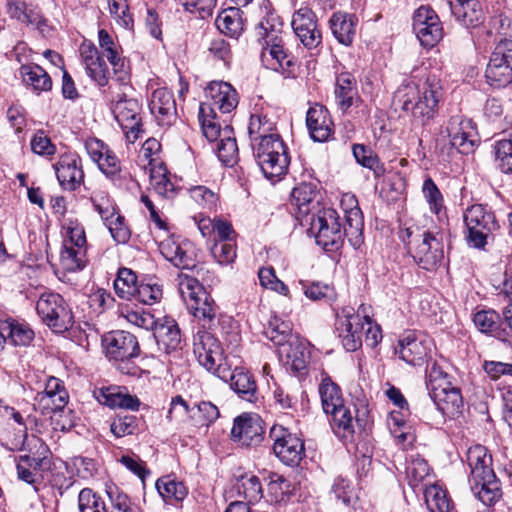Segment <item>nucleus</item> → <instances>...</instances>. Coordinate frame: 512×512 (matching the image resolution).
<instances>
[{
    "label": "nucleus",
    "mask_w": 512,
    "mask_h": 512,
    "mask_svg": "<svg viewBox=\"0 0 512 512\" xmlns=\"http://www.w3.org/2000/svg\"><path fill=\"white\" fill-rule=\"evenodd\" d=\"M345 213V224L339 222L336 210L327 208L319 209L316 214L308 217L310 231L315 235L316 243L326 251H336L343 243L344 236L354 248H359L363 241L364 221L362 211L354 195L346 194L341 200Z\"/></svg>",
    "instance_id": "nucleus-1"
},
{
    "label": "nucleus",
    "mask_w": 512,
    "mask_h": 512,
    "mask_svg": "<svg viewBox=\"0 0 512 512\" xmlns=\"http://www.w3.org/2000/svg\"><path fill=\"white\" fill-rule=\"evenodd\" d=\"M443 94L440 79L429 75L419 84L404 81L394 94V103L425 125L438 114Z\"/></svg>",
    "instance_id": "nucleus-2"
},
{
    "label": "nucleus",
    "mask_w": 512,
    "mask_h": 512,
    "mask_svg": "<svg viewBox=\"0 0 512 512\" xmlns=\"http://www.w3.org/2000/svg\"><path fill=\"white\" fill-rule=\"evenodd\" d=\"M466 460L471 491L484 505L494 504L501 498L502 490L492 468V456L486 447L475 445L468 449Z\"/></svg>",
    "instance_id": "nucleus-3"
},
{
    "label": "nucleus",
    "mask_w": 512,
    "mask_h": 512,
    "mask_svg": "<svg viewBox=\"0 0 512 512\" xmlns=\"http://www.w3.org/2000/svg\"><path fill=\"white\" fill-rule=\"evenodd\" d=\"M178 292L188 311L205 328H211L217 317V307L203 285L194 277L179 273L176 278Z\"/></svg>",
    "instance_id": "nucleus-4"
},
{
    "label": "nucleus",
    "mask_w": 512,
    "mask_h": 512,
    "mask_svg": "<svg viewBox=\"0 0 512 512\" xmlns=\"http://www.w3.org/2000/svg\"><path fill=\"white\" fill-rule=\"evenodd\" d=\"M318 392L323 411L330 416L332 429L339 437L346 438L354 433L351 410L344 403L341 388L329 376L323 377Z\"/></svg>",
    "instance_id": "nucleus-5"
},
{
    "label": "nucleus",
    "mask_w": 512,
    "mask_h": 512,
    "mask_svg": "<svg viewBox=\"0 0 512 512\" xmlns=\"http://www.w3.org/2000/svg\"><path fill=\"white\" fill-rule=\"evenodd\" d=\"M463 218L466 226L465 239L467 245L472 248L484 249L500 228L494 212L482 204L468 207Z\"/></svg>",
    "instance_id": "nucleus-6"
},
{
    "label": "nucleus",
    "mask_w": 512,
    "mask_h": 512,
    "mask_svg": "<svg viewBox=\"0 0 512 512\" xmlns=\"http://www.w3.org/2000/svg\"><path fill=\"white\" fill-rule=\"evenodd\" d=\"M409 251L415 263L422 269L431 271L441 265L444 259L443 237L439 232L424 230L414 233L407 228Z\"/></svg>",
    "instance_id": "nucleus-7"
},
{
    "label": "nucleus",
    "mask_w": 512,
    "mask_h": 512,
    "mask_svg": "<svg viewBox=\"0 0 512 512\" xmlns=\"http://www.w3.org/2000/svg\"><path fill=\"white\" fill-rule=\"evenodd\" d=\"M251 148L257 165L267 179L278 181L287 173L290 158L281 136Z\"/></svg>",
    "instance_id": "nucleus-8"
},
{
    "label": "nucleus",
    "mask_w": 512,
    "mask_h": 512,
    "mask_svg": "<svg viewBox=\"0 0 512 512\" xmlns=\"http://www.w3.org/2000/svg\"><path fill=\"white\" fill-rule=\"evenodd\" d=\"M126 88V84L118 86ZM112 112L129 142H135L142 130L141 105L136 99L128 98L124 91H111Z\"/></svg>",
    "instance_id": "nucleus-9"
},
{
    "label": "nucleus",
    "mask_w": 512,
    "mask_h": 512,
    "mask_svg": "<svg viewBox=\"0 0 512 512\" xmlns=\"http://www.w3.org/2000/svg\"><path fill=\"white\" fill-rule=\"evenodd\" d=\"M36 312L42 322L54 332H65L73 325L72 311L58 293H42L36 302Z\"/></svg>",
    "instance_id": "nucleus-10"
},
{
    "label": "nucleus",
    "mask_w": 512,
    "mask_h": 512,
    "mask_svg": "<svg viewBox=\"0 0 512 512\" xmlns=\"http://www.w3.org/2000/svg\"><path fill=\"white\" fill-rule=\"evenodd\" d=\"M193 352L198 363L217 377H226L228 364L220 342L210 332L199 330L193 338Z\"/></svg>",
    "instance_id": "nucleus-11"
},
{
    "label": "nucleus",
    "mask_w": 512,
    "mask_h": 512,
    "mask_svg": "<svg viewBox=\"0 0 512 512\" xmlns=\"http://www.w3.org/2000/svg\"><path fill=\"white\" fill-rule=\"evenodd\" d=\"M281 28H275L266 19L257 26V34L263 40L261 61L263 65L273 71L284 69L291 65V60L283 49Z\"/></svg>",
    "instance_id": "nucleus-12"
},
{
    "label": "nucleus",
    "mask_w": 512,
    "mask_h": 512,
    "mask_svg": "<svg viewBox=\"0 0 512 512\" xmlns=\"http://www.w3.org/2000/svg\"><path fill=\"white\" fill-rule=\"evenodd\" d=\"M102 342L106 356L119 363L118 369L123 373L133 374L134 372L128 367V362L140 353L137 338L129 332L116 330L106 334Z\"/></svg>",
    "instance_id": "nucleus-13"
},
{
    "label": "nucleus",
    "mask_w": 512,
    "mask_h": 512,
    "mask_svg": "<svg viewBox=\"0 0 512 512\" xmlns=\"http://www.w3.org/2000/svg\"><path fill=\"white\" fill-rule=\"evenodd\" d=\"M486 82L493 88L512 83V40L503 38L495 46L485 70Z\"/></svg>",
    "instance_id": "nucleus-14"
},
{
    "label": "nucleus",
    "mask_w": 512,
    "mask_h": 512,
    "mask_svg": "<svg viewBox=\"0 0 512 512\" xmlns=\"http://www.w3.org/2000/svg\"><path fill=\"white\" fill-rule=\"evenodd\" d=\"M273 439V451L279 460L288 466H296L305 455L304 442L296 434L282 426H273L270 430Z\"/></svg>",
    "instance_id": "nucleus-15"
},
{
    "label": "nucleus",
    "mask_w": 512,
    "mask_h": 512,
    "mask_svg": "<svg viewBox=\"0 0 512 512\" xmlns=\"http://www.w3.org/2000/svg\"><path fill=\"white\" fill-rule=\"evenodd\" d=\"M413 31L426 48L434 47L442 38L443 28L436 12L428 6H420L413 15Z\"/></svg>",
    "instance_id": "nucleus-16"
},
{
    "label": "nucleus",
    "mask_w": 512,
    "mask_h": 512,
    "mask_svg": "<svg viewBox=\"0 0 512 512\" xmlns=\"http://www.w3.org/2000/svg\"><path fill=\"white\" fill-rule=\"evenodd\" d=\"M367 307L361 305L357 314L352 313V309H343L336 314L335 332L340 339L344 349L348 352H354L362 345L360 326L361 313H365Z\"/></svg>",
    "instance_id": "nucleus-17"
},
{
    "label": "nucleus",
    "mask_w": 512,
    "mask_h": 512,
    "mask_svg": "<svg viewBox=\"0 0 512 512\" xmlns=\"http://www.w3.org/2000/svg\"><path fill=\"white\" fill-rule=\"evenodd\" d=\"M163 257L180 269L192 270L197 265L196 250L192 242L171 235L159 243Z\"/></svg>",
    "instance_id": "nucleus-18"
},
{
    "label": "nucleus",
    "mask_w": 512,
    "mask_h": 512,
    "mask_svg": "<svg viewBox=\"0 0 512 512\" xmlns=\"http://www.w3.org/2000/svg\"><path fill=\"white\" fill-rule=\"evenodd\" d=\"M5 423H0V434L3 445L10 451H21L27 438V426L20 412L12 407L0 409Z\"/></svg>",
    "instance_id": "nucleus-19"
},
{
    "label": "nucleus",
    "mask_w": 512,
    "mask_h": 512,
    "mask_svg": "<svg viewBox=\"0 0 512 512\" xmlns=\"http://www.w3.org/2000/svg\"><path fill=\"white\" fill-rule=\"evenodd\" d=\"M205 95L207 102L200 105L202 114L204 111L211 114H216V111L227 114L238 105L237 92L227 82L212 81L205 89Z\"/></svg>",
    "instance_id": "nucleus-20"
},
{
    "label": "nucleus",
    "mask_w": 512,
    "mask_h": 512,
    "mask_svg": "<svg viewBox=\"0 0 512 512\" xmlns=\"http://www.w3.org/2000/svg\"><path fill=\"white\" fill-rule=\"evenodd\" d=\"M446 133L452 147L461 154L473 152L478 141L476 129L471 120L461 116H453L449 119Z\"/></svg>",
    "instance_id": "nucleus-21"
},
{
    "label": "nucleus",
    "mask_w": 512,
    "mask_h": 512,
    "mask_svg": "<svg viewBox=\"0 0 512 512\" xmlns=\"http://www.w3.org/2000/svg\"><path fill=\"white\" fill-rule=\"evenodd\" d=\"M291 26L308 49L316 48L321 43L322 36L317 28L316 15L309 7H301L294 12Z\"/></svg>",
    "instance_id": "nucleus-22"
},
{
    "label": "nucleus",
    "mask_w": 512,
    "mask_h": 512,
    "mask_svg": "<svg viewBox=\"0 0 512 512\" xmlns=\"http://www.w3.org/2000/svg\"><path fill=\"white\" fill-rule=\"evenodd\" d=\"M317 185L313 182H303L293 188L291 192V205L294 207L295 218L303 222H308L310 217L318 205L319 201Z\"/></svg>",
    "instance_id": "nucleus-23"
},
{
    "label": "nucleus",
    "mask_w": 512,
    "mask_h": 512,
    "mask_svg": "<svg viewBox=\"0 0 512 512\" xmlns=\"http://www.w3.org/2000/svg\"><path fill=\"white\" fill-rule=\"evenodd\" d=\"M263 434L260 418L249 414L236 417L231 429L233 441L247 447L258 445L263 439Z\"/></svg>",
    "instance_id": "nucleus-24"
},
{
    "label": "nucleus",
    "mask_w": 512,
    "mask_h": 512,
    "mask_svg": "<svg viewBox=\"0 0 512 512\" xmlns=\"http://www.w3.org/2000/svg\"><path fill=\"white\" fill-rule=\"evenodd\" d=\"M86 151L91 160L107 177L114 179L121 171V163L115 153L103 141L97 138L85 142Z\"/></svg>",
    "instance_id": "nucleus-25"
},
{
    "label": "nucleus",
    "mask_w": 512,
    "mask_h": 512,
    "mask_svg": "<svg viewBox=\"0 0 512 512\" xmlns=\"http://www.w3.org/2000/svg\"><path fill=\"white\" fill-rule=\"evenodd\" d=\"M56 176L61 187L74 191L84 179L81 158L75 153H65L54 165Z\"/></svg>",
    "instance_id": "nucleus-26"
},
{
    "label": "nucleus",
    "mask_w": 512,
    "mask_h": 512,
    "mask_svg": "<svg viewBox=\"0 0 512 512\" xmlns=\"http://www.w3.org/2000/svg\"><path fill=\"white\" fill-rule=\"evenodd\" d=\"M80 56L87 75L100 87L109 82V69L96 46L84 42L80 46Z\"/></svg>",
    "instance_id": "nucleus-27"
},
{
    "label": "nucleus",
    "mask_w": 512,
    "mask_h": 512,
    "mask_svg": "<svg viewBox=\"0 0 512 512\" xmlns=\"http://www.w3.org/2000/svg\"><path fill=\"white\" fill-rule=\"evenodd\" d=\"M430 350V342L419 337L415 332L405 333L398 341L396 352L406 363L417 366L421 365Z\"/></svg>",
    "instance_id": "nucleus-28"
},
{
    "label": "nucleus",
    "mask_w": 512,
    "mask_h": 512,
    "mask_svg": "<svg viewBox=\"0 0 512 512\" xmlns=\"http://www.w3.org/2000/svg\"><path fill=\"white\" fill-rule=\"evenodd\" d=\"M227 376L220 379L230 382L231 389L244 401L255 403L258 400V388L253 375L242 367L231 371L227 366Z\"/></svg>",
    "instance_id": "nucleus-29"
},
{
    "label": "nucleus",
    "mask_w": 512,
    "mask_h": 512,
    "mask_svg": "<svg viewBox=\"0 0 512 512\" xmlns=\"http://www.w3.org/2000/svg\"><path fill=\"white\" fill-rule=\"evenodd\" d=\"M149 109L160 125H171L176 119V103L166 88L156 89L149 102Z\"/></svg>",
    "instance_id": "nucleus-30"
},
{
    "label": "nucleus",
    "mask_w": 512,
    "mask_h": 512,
    "mask_svg": "<svg viewBox=\"0 0 512 512\" xmlns=\"http://www.w3.org/2000/svg\"><path fill=\"white\" fill-rule=\"evenodd\" d=\"M452 15L463 26L477 27L484 21L482 6L478 0H447Z\"/></svg>",
    "instance_id": "nucleus-31"
},
{
    "label": "nucleus",
    "mask_w": 512,
    "mask_h": 512,
    "mask_svg": "<svg viewBox=\"0 0 512 512\" xmlns=\"http://www.w3.org/2000/svg\"><path fill=\"white\" fill-rule=\"evenodd\" d=\"M153 335L159 347L167 353L181 348L182 338L177 322L170 317H164L156 322Z\"/></svg>",
    "instance_id": "nucleus-32"
},
{
    "label": "nucleus",
    "mask_w": 512,
    "mask_h": 512,
    "mask_svg": "<svg viewBox=\"0 0 512 512\" xmlns=\"http://www.w3.org/2000/svg\"><path fill=\"white\" fill-rule=\"evenodd\" d=\"M306 124L314 141H327L332 134V120L328 110L322 105L317 104L309 108Z\"/></svg>",
    "instance_id": "nucleus-33"
},
{
    "label": "nucleus",
    "mask_w": 512,
    "mask_h": 512,
    "mask_svg": "<svg viewBox=\"0 0 512 512\" xmlns=\"http://www.w3.org/2000/svg\"><path fill=\"white\" fill-rule=\"evenodd\" d=\"M251 147L273 138L279 137L276 121L266 113L252 114L248 125Z\"/></svg>",
    "instance_id": "nucleus-34"
},
{
    "label": "nucleus",
    "mask_w": 512,
    "mask_h": 512,
    "mask_svg": "<svg viewBox=\"0 0 512 512\" xmlns=\"http://www.w3.org/2000/svg\"><path fill=\"white\" fill-rule=\"evenodd\" d=\"M335 101L342 112H346L350 107L361 102L358 96L356 79L350 73H341L336 78Z\"/></svg>",
    "instance_id": "nucleus-35"
},
{
    "label": "nucleus",
    "mask_w": 512,
    "mask_h": 512,
    "mask_svg": "<svg viewBox=\"0 0 512 512\" xmlns=\"http://www.w3.org/2000/svg\"><path fill=\"white\" fill-rule=\"evenodd\" d=\"M499 315L493 310H482L474 314L473 322L482 333H488L493 337L512 344V332L508 325L506 327L498 325Z\"/></svg>",
    "instance_id": "nucleus-36"
},
{
    "label": "nucleus",
    "mask_w": 512,
    "mask_h": 512,
    "mask_svg": "<svg viewBox=\"0 0 512 512\" xmlns=\"http://www.w3.org/2000/svg\"><path fill=\"white\" fill-rule=\"evenodd\" d=\"M19 73L24 85L37 95L52 89L50 75L37 64L22 65Z\"/></svg>",
    "instance_id": "nucleus-37"
},
{
    "label": "nucleus",
    "mask_w": 512,
    "mask_h": 512,
    "mask_svg": "<svg viewBox=\"0 0 512 512\" xmlns=\"http://www.w3.org/2000/svg\"><path fill=\"white\" fill-rule=\"evenodd\" d=\"M98 42L99 46L102 49L103 55H105L113 67L114 72L119 73V80L125 81L128 78V73L124 69L125 61L119 55V46L114 41V38L111 34L108 33L105 29H100L98 31Z\"/></svg>",
    "instance_id": "nucleus-38"
},
{
    "label": "nucleus",
    "mask_w": 512,
    "mask_h": 512,
    "mask_svg": "<svg viewBox=\"0 0 512 512\" xmlns=\"http://www.w3.org/2000/svg\"><path fill=\"white\" fill-rule=\"evenodd\" d=\"M329 23L339 43L348 46L353 42L356 32V19L353 15L337 12L332 15Z\"/></svg>",
    "instance_id": "nucleus-39"
},
{
    "label": "nucleus",
    "mask_w": 512,
    "mask_h": 512,
    "mask_svg": "<svg viewBox=\"0 0 512 512\" xmlns=\"http://www.w3.org/2000/svg\"><path fill=\"white\" fill-rule=\"evenodd\" d=\"M437 409L447 416H454L460 413L463 407V398L460 389L456 386L430 395Z\"/></svg>",
    "instance_id": "nucleus-40"
},
{
    "label": "nucleus",
    "mask_w": 512,
    "mask_h": 512,
    "mask_svg": "<svg viewBox=\"0 0 512 512\" xmlns=\"http://www.w3.org/2000/svg\"><path fill=\"white\" fill-rule=\"evenodd\" d=\"M60 266L66 272L82 270L87 264V248L63 243L60 252Z\"/></svg>",
    "instance_id": "nucleus-41"
},
{
    "label": "nucleus",
    "mask_w": 512,
    "mask_h": 512,
    "mask_svg": "<svg viewBox=\"0 0 512 512\" xmlns=\"http://www.w3.org/2000/svg\"><path fill=\"white\" fill-rule=\"evenodd\" d=\"M279 353L285 357V364L295 372H301L306 369L309 356L305 347L295 339L285 346L281 347Z\"/></svg>",
    "instance_id": "nucleus-42"
},
{
    "label": "nucleus",
    "mask_w": 512,
    "mask_h": 512,
    "mask_svg": "<svg viewBox=\"0 0 512 512\" xmlns=\"http://www.w3.org/2000/svg\"><path fill=\"white\" fill-rule=\"evenodd\" d=\"M219 31L231 38H237L243 31V20L238 8L223 10L216 18Z\"/></svg>",
    "instance_id": "nucleus-43"
},
{
    "label": "nucleus",
    "mask_w": 512,
    "mask_h": 512,
    "mask_svg": "<svg viewBox=\"0 0 512 512\" xmlns=\"http://www.w3.org/2000/svg\"><path fill=\"white\" fill-rule=\"evenodd\" d=\"M425 503L430 512H457L447 491L437 484L425 489Z\"/></svg>",
    "instance_id": "nucleus-44"
},
{
    "label": "nucleus",
    "mask_w": 512,
    "mask_h": 512,
    "mask_svg": "<svg viewBox=\"0 0 512 512\" xmlns=\"http://www.w3.org/2000/svg\"><path fill=\"white\" fill-rule=\"evenodd\" d=\"M155 485L163 500L169 504L182 501L188 493L185 485L171 476L159 478Z\"/></svg>",
    "instance_id": "nucleus-45"
},
{
    "label": "nucleus",
    "mask_w": 512,
    "mask_h": 512,
    "mask_svg": "<svg viewBox=\"0 0 512 512\" xmlns=\"http://www.w3.org/2000/svg\"><path fill=\"white\" fill-rule=\"evenodd\" d=\"M264 334L274 344L280 346V348L297 339L292 334V323L278 317H274L269 321Z\"/></svg>",
    "instance_id": "nucleus-46"
},
{
    "label": "nucleus",
    "mask_w": 512,
    "mask_h": 512,
    "mask_svg": "<svg viewBox=\"0 0 512 512\" xmlns=\"http://www.w3.org/2000/svg\"><path fill=\"white\" fill-rule=\"evenodd\" d=\"M231 134L232 128L226 125L224 137L219 139L216 149L219 160L227 166H233L238 160V146L235 137Z\"/></svg>",
    "instance_id": "nucleus-47"
},
{
    "label": "nucleus",
    "mask_w": 512,
    "mask_h": 512,
    "mask_svg": "<svg viewBox=\"0 0 512 512\" xmlns=\"http://www.w3.org/2000/svg\"><path fill=\"white\" fill-rule=\"evenodd\" d=\"M236 489L248 503H256L263 497L260 479L253 474L242 475L237 481Z\"/></svg>",
    "instance_id": "nucleus-48"
},
{
    "label": "nucleus",
    "mask_w": 512,
    "mask_h": 512,
    "mask_svg": "<svg viewBox=\"0 0 512 512\" xmlns=\"http://www.w3.org/2000/svg\"><path fill=\"white\" fill-rule=\"evenodd\" d=\"M426 385L429 390V395H432V392H438L454 387L451 381V376L436 362H432L427 367Z\"/></svg>",
    "instance_id": "nucleus-49"
},
{
    "label": "nucleus",
    "mask_w": 512,
    "mask_h": 512,
    "mask_svg": "<svg viewBox=\"0 0 512 512\" xmlns=\"http://www.w3.org/2000/svg\"><path fill=\"white\" fill-rule=\"evenodd\" d=\"M138 284L137 276L131 269L120 268L114 280V290L120 298L133 300Z\"/></svg>",
    "instance_id": "nucleus-50"
},
{
    "label": "nucleus",
    "mask_w": 512,
    "mask_h": 512,
    "mask_svg": "<svg viewBox=\"0 0 512 512\" xmlns=\"http://www.w3.org/2000/svg\"><path fill=\"white\" fill-rule=\"evenodd\" d=\"M150 184L155 192L163 197H172L175 192L174 184L170 181L167 169L162 164L151 167Z\"/></svg>",
    "instance_id": "nucleus-51"
},
{
    "label": "nucleus",
    "mask_w": 512,
    "mask_h": 512,
    "mask_svg": "<svg viewBox=\"0 0 512 512\" xmlns=\"http://www.w3.org/2000/svg\"><path fill=\"white\" fill-rule=\"evenodd\" d=\"M3 330L6 332L7 338L15 346H26L34 338V332L26 324L19 323L15 320L3 323Z\"/></svg>",
    "instance_id": "nucleus-52"
},
{
    "label": "nucleus",
    "mask_w": 512,
    "mask_h": 512,
    "mask_svg": "<svg viewBox=\"0 0 512 512\" xmlns=\"http://www.w3.org/2000/svg\"><path fill=\"white\" fill-rule=\"evenodd\" d=\"M422 193L428 203L430 211L439 216L445 210L444 198L441 191L431 178H426L424 180Z\"/></svg>",
    "instance_id": "nucleus-53"
},
{
    "label": "nucleus",
    "mask_w": 512,
    "mask_h": 512,
    "mask_svg": "<svg viewBox=\"0 0 512 512\" xmlns=\"http://www.w3.org/2000/svg\"><path fill=\"white\" fill-rule=\"evenodd\" d=\"M40 393L53 399L54 405L57 408H64L68 403V392L66 391L63 382L56 377H48L45 382L44 390Z\"/></svg>",
    "instance_id": "nucleus-54"
},
{
    "label": "nucleus",
    "mask_w": 512,
    "mask_h": 512,
    "mask_svg": "<svg viewBox=\"0 0 512 512\" xmlns=\"http://www.w3.org/2000/svg\"><path fill=\"white\" fill-rule=\"evenodd\" d=\"M111 17L116 23L125 28H133V17L130 13L128 0H107Z\"/></svg>",
    "instance_id": "nucleus-55"
},
{
    "label": "nucleus",
    "mask_w": 512,
    "mask_h": 512,
    "mask_svg": "<svg viewBox=\"0 0 512 512\" xmlns=\"http://www.w3.org/2000/svg\"><path fill=\"white\" fill-rule=\"evenodd\" d=\"M495 161L505 174L512 175V140L502 139L495 143Z\"/></svg>",
    "instance_id": "nucleus-56"
},
{
    "label": "nucleus",
    "mask_w": 512,
    "mask_h": 512,
    "mask_svg": "<svg viewBox=\"0 0 512 512\" xmlns=\"http://www.w3.org/2000/svg\"><path fill=\"white\" fill-rule=\"evenodd\" d=\"M105 401L104 403L112 408H122L128 410H138L140 401L136 396H132L127 393L113 392L108 390L107 393L103 394Z\"/></svg>",
    "instance_id": "nucleus-57"
},
{
    "label": "nucleus",
    "mask_w": 512,
    "mask_h": 512,
    "mask_svg": "<svg viewBox=\"0 0 512 512\" xmlns=\"http://www.w3.org/2000/svg\"><path fill=\"white\" fill-rule=\"evenodd\" d=\"M78 506L80 512H108L102 498L89 488L80 491Z\"/></svg>",
    "instance_id": "nucleus-58"
},
{
    "label": "nucleus",
    "mask_w": 512,
    "mask_h": 512,
    "mask_svg": "<svg viewBox=\"0 0 512 512\" xmlns=\"http://www.w3.org/2000/svg\"><path fill=\"white\" fill-rule=\"evenodd\" d=\"M199 121L204 136L210 142L216 141L224 137V129H221L219 122L216 120V114H211L208 111L201 113L199 108Z\"/></svg>",
    "instance_id": "nucleus-59"
},
{
    "label": "nucleus",
    "mask_w": 512,
    "mask_h": 512,
    "mask_svg": "<svg viewBox=\"0 0 512 512\" xmlns=\"http://www.w3.org/2000/svg\"><path fill=\"white\" fill-rule=\"evenodd\" d=\"M8 14L20 21L21 23L26 24H38L39 23V15L33 9H28L27 5L19 0H11L7 4Z\"/></svg>",
    "instance_id": "nucleus-60"
},
{
    "label": "nucleus",
    "mask_w": 512,
    "mask_h": 512,
    "mask_svg": "<svg viewBox=\"0 0 512 512\" xmlns=\"http://www.w3.org/2000/svg\"><path fill=\"white\" fill-rule=\"evenodd\" d=\"M107 495L110 500L108 512H137L129 496L117 487H109Z\"/></svg>",
    "instance_id": "nucleus-61"
},
{
    "label": "nucleus",
    "mask_w": 512,
    "mask_h": 512,
    "mask_svg": "<svg viewBox=\"0 0 512 512\" xmlns=\"http://www.w3.org/2000/svg\"><path fill=\"white\" fill-rule=\"evenodd\" d=\"M121 316L127 320L130 324L135 327L142 328L145 330H153L156 325L157 320H155L154 316L143 310H133L129 308H124L121 310Z\"/></svg>",
    "instance_id": "nucleus-62"
},
{
    "label": "nucleus",
    "mask_w": 512,
    "mask_h": 512,
    "mask_svg": "<svg viewBox=\"0 0 512 512\" xmlns=\"http://www.w3.org/2000/svg\"><path fill=\"white\" fill-rule=\"evenodd\" d=\"M110 430L118 438L132 435L138 430V419L134 415H119L111 422Z\"/></svg>",
    "instance_id": "nucleus-63"
},
{
    "label": "nucleus",
    "mask_w": 512,
    "mask_h": 512,
    "mask_svg": "<svg viewBox=\"0 0 512 512\" xmlns=\"http://www.w3.org/2000/svg\"><path fill=\"white\" fill-rule=\"evenodd\" d=\"M211 254L219 264H230L236 258V243L235 241H215L211 247Z\"/></svg>",
    "instance_id": "nucleus-64"
}]
</instances>
